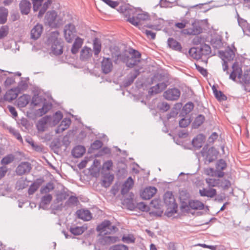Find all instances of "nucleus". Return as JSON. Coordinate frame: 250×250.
<instances>
[{"instance_id":"nucleus-1","label":"nucleus","mask_w":250,"mask_h":250,"mask_svg":"<svg viewBox=\"0 0 250 250\" xmlns=\"http://www.w3.org/2000/svg\"><path fill=\"white\" fill-rule=\"evenodd\" d=\"M129 56H125L119 53H112V57L114 59L115 63H118L119 60L125 62L128 67H133L140 62L141 53L134 49H131L129 51Z\"/></svg>"},{"instance_id":"nucleus-2","label":"nucleus","mask_w":250,"mask_h":250,"mask_svg":"<svg viewBox=\"0 0 250 250\" xmlns=\"http://www.w3.org/2000/svg\"><path fill=\"white\" fill-rule=\"evenodd\" d=\"M164 201L167 207V213H173L176 212L177 205L175 202L174 196L171 191L166 192L164 195Z\"/></svg>"},{"instance_id":"nucleus-3","label":"nucleus","mask_w":250,"mask_h":250,"mask_svg":"<svg viewBox=\"0 0 250 250\" xmlns=\"http://www.w3.org/2000/svg\"><path fill=\"white\" fill-rule=\"evenodd\" d=\"M201 153L202 156L205 157V163L209 164L217 158V152L213 147L208 148V146H205Z\"/></svg>"},{"instance_id":"nucleus-4","label":"nucleus","mask_w":250,"mask_h":250,"mask_svg":"<svg viewBox=\"0 0 250 250\" xmlns=\"http://www.w3.org/2000/svg\"><path fill=\"white\" fill-rule=\"evenodd\" d=\"M77 30L75 26L72 23L66 24L63 29L64 37L66 41L71 42L76 36Z\"/></svg>"},{"instance_id":"nucleus-5","label":"nucleus","mask_w":250,"mask_h":250,"mask_svg":"<svg viewBox=\"0 0 250 250\" xmlns=\"http://www.w3.org/2000/svg\"><path fill=\"white\" fill-rule=\"evenodd\" d=\"M135 17L130 19L129 22L135 26H138L139 28H140V25L142 24V21L149 19V16L147 13L142 12H136Z\"/></svg>"},{"instance_id":"nucleus-6","label":"nucleus","mask_w":250,"mask_h":250,"mask_svg":"<svg viewBox=\"0 0 250 250\" xmlns=\"http://www.w3.org/2000/svg\"><path fill=\"white\" fill-rule=\"evenodd\" d=\"M31 169V165L29 162H23L18 166L16 169V172L17 175L21 176L29 173Z\"/></svg>"},{"instance_id":"nucleus-7","label":"nucleus","mask_w":250,"mask_h":250,"mask_svg":"<svg viewBox=\"0 0 250 250\" xmlns=\"http://www.w3.org/2000/svg\"><path fill=\"white\" fill-rule=\"evenodd\" d=\"M180 95V91L177 88H173L165 91L164 93V97L167 100L175 101L178 99Z\"/></svg>"},{"instance_id":"nucleus-8","label":"nucleus","mask_w":250,"mask_h":250,"mask_svg":"<svg viewBox=\"0 0 250 250\" xmlns=\"http://www.w3.org/2000/svg\"><path fill=\"white\" fill-rule=\"evenodd\" d=\"M113 67L111 59L109 58L104 57L101 62L102 72L105 74H107L112 71Z\"/></svg>"},{"instance_id":"nucleus-9","label":"nucleus","mask_w":250,"mask_h":250,"mask_svg":"<svg viewBox=\"0 0 250 250\" xmlns=\"http://www.w3.org/2000/svg\"><path fill=\"white\" fill-rule=\"evenodd\" d=\"M202 28L197 22H193L191 27L184 29L183 32L187 35H198L202 33Z\"/></svg>"},{"instance_id":"nucleus-10","label":"nucleus","mask_w":250,"mask_h":250,"mask_svg":"<svg viewBox=\"0 0 250 250\" xmlns=\"http://www.w3.org/2000/svg\"><path fill=\"white\" fill-rule=\"evenodd\" d=\"M57 12L54 10L48 11L46 15V21L48 25L51 28H56V20Z\"/></svg>"},{"instance_id":"nucleus-11","label":"nucleus","mask_w":250,"mask_h":250,"mask_svg":"<svg viewBox=\"0 0 250 250\" xmlns=\"http://www.w3.org/2000/svg\"><path fill=\"white\" fill-rule=\"evenodd\" d=\"M219 53L222 58V60L224 59L226 61H230L233 60L235 56L234 50L229 47H227L224 51H219Z\"/></svg>"},{"instance_id":"nucleus-12","label":"nucleus","mask_w":250,"mask_h":250,"mask_svg":"<svg viewBox=\"0 0 250 250\" xmlns=\"http://www.w3.org/2000/svg\"><path fill=\"white\" fill-rule=\"evenodd\" d=\"M240 83L245 84V90L250 92V69L245 71L244 74H241Z\"/></svg>"},{"instance_id":"nucleus-13","label":"nucleus","mask_w":250,"mask_h":250,"mask_svg":"<svg viewBox=\"0 0 250 250\" xmlns=\"http://www.w3.org/2000/svg\"><path fill=\"white\" fill-rule=\"evenodd\" d=\"M157 191V188L154 187H147L142 192L141 196L145 200H148L152 198Z\"/></svg>"},{"instance_id":"nucleus-14","label":"nucleus","mask_w":250,"mask_h":250,"mask_svg":"<svg viewBox=\"0 0 250 250\" xmlns=\"http://www.w3.org/2000/svg\"><path fill=\"white\" fill-rule=\"evenodd\" d=\"M31 3L28 0H21L19 3V9L22 15H28L31 10Z\"/></svg>"},{"instance_id":"nucleus-15","label":"nucleus","mask_w":250,"mask_h":250,"mask_svg":"<svg viewBox=\"0 0 250 250\" xmlns=\"http://www.w3.org/2000/svg\"><path fill=\"white\" fill-rule=\"evenodd\" d=\"M43 29L42 24L37 23L31 30V38L34 40L39 39L42 33Z\"/></svg>"},{"instance_id":"nucleus-16","label":"nucleus","mask_w":250,"mask_h":250,"mask_svg":"<svg viewBox=\"0 0 250 250\" xmlns=\"http://www.w3.org/2000/svg\"><path fill=\"white\" fill-rule=\"evenodd\" d=\"M52 53L56 55H59L63 52V45L62 43L56 39L54 41L51 45Z\"/></svg>"},{"instance_id":"nucleus-17","label":"nucleus","mask_w":250,"mask_h":250,"mask_svg":"<svg viewBox=\"0 0 250 250\" xmlns=\"http://www.w3.org/2000/svg\"><path fill=\"white\" fill-rule=\"evenodd\" d=\"M140 73V72L139 69H135L131 72L124 81L125 86L128 87L130 85L137 77L139 75Z\"/></svg>"},{"instance_id":"nucleus-18","label":"nucleus","mask_w":250,"mask_h":250,"mask_svg":"<svg viewBox=\"0 0 250 250\" xmlns=\"http://www.w3.org/2000/svg\"><path fill=\"white\" fill-rule=\"evenodd\" d=\"M134 185V181L131 177H129L123 185L121 190V194L124 195L127 194L128 191L132 188Z\"/></svg>"},{"instance_id":"nucleus-19","label":"nucleus","mask_w":250,"mask_h":250,"mask_svg":"<svg viewBox=\"0 0 250 250\" xmlns=\"http://www.w3.org/2000/svg\"><path fill=\"white\" fill-rule=\"evenodd\" d=\"M51 120L50 116H46L41 119L37 124V127L39 131H44L47 127V124Z\"/></svg>"},{"instance_id":"nucleus-20","label":"nucleus","mask_w":250,"mask_h":250,"mask_svg":"<svg viewBox=\"0 0 250 250\" xmlns=\"http://www.w3.org/2000/svg\"><path fill=\"white\" fill-rule=\"evenodd\" d=\"M19 93L18 89L16 88L11 89L6 92L4 99L5 101L11 102L17 98Z\"/></svg>"},{"instance_id":"nucleus-21","label":"nucleus","mask_w":250,"mask_h":250,"mask_svg":"<svg viewBox=\"0 0 250 250\" xmlns=\"http://www.w3.org/2000/svg\"><path fill=\"white\" fill-rule=\"evenodd\" d=\"M77 217L84 221H89L92 218L90 212L88 210L79 209L76 211Z\"/></svg>"},{"instance_id":"nucleus-22","label":"nucleus","mask_w":250,"mask_h":250,"mask_svg":"<svg viewBox=\"0 0 250 250\" xmlns=\"http://www.w3.org/2000/svg\"><path fill=\"white\" fill-rule=\"evenodd\" d=\"M71 123L70 118H65L62 120L61 124L56 130V133H60L62 132L65 129H67Z\"/></svg>"},{"instance_id":"nucleus-23","label":"nucleus","mask_w":250,"mask_h":250,"mask_svg":"<svg viewBox=\"0 0 250 250\" xmlns=\"http://www.w3.org/2000/svg\"><path fill=\"white\" fill-rule=\"evenodd\" d=\"M199 193L201 196L213 198L216 195L217 191L213 188H209L208 189L204 188L199 190Z\"/></svg>"},{"instance_id":"nucleus-24","label":"nucleus","mask_w":250,"mask_h":250,"mask_svg":"<svg viewBox=\"0 0 250 250\" xmlns=\"http://www.w3.org/2000/svg\"><path fill=\"white\" fill-rule=\"evenodd\" d=\"M83 43V40L77 37L72 45L71 52L73 54H77Z\"/></svg>"},{"instance_id":"nucleus-25","label":"nucleus","mask_w":250,"mask_h":250,"mask_svg":"<svg viewBox=\"0 0 250 250\" xmlns=\"http://www.w3.org/2000/svg\"><path fill=\"white\" fill-rule=\"evenodd\" d=\"M117 236H104L101 238L100 242L104 245H110L119 241Z\"/></svg>"},{"instance_id":"nucleus-26","label":"nucleus","mask_w":250,"mask_h":250,"mask_svg":"<svg viewBox=\"0 0 250 250\" xmlns=\"http://www.w3.org/2000/svg\"><path fill=\"white\" fill-rule=\"evenodd\" d=\"M205 140V137L203 134H199L195 137L192 141V144L194 147L197 149L201 148L203 143Z\"/></svg>"},{"instance_id":"nucleus-27","label":"nucleus","mask_w":250,"mask_h":250,"mask_svg":"<svg viewBox=\"0 0 250 250\" xmlns=\"http://www.w3.org/2000/svg\"><path fill=\"white\" fill-rule=\"evenodd\" d=\"M167 86V84L164 82L158 83L156 85L151 87L149 92L151 94H158L164 90Z\"/></svg>"},{"instance_id":"nucleus-28","label":"nucleus","mask_w":250,"mask_h":250,"mask_svg":"<svg viewBox=\"0 0 250 250\" xmlns=\"http://www.w3.org/2000/svg\"><path fill=\"white\" fill-rule=\"evenodd\" d=\"M92 55V50L90 48L85 46L81 51L80 59L83 61H86Z\"/></svg>"},{"instance_id":"nucleus-29","label":"nucleus","mask_w":250,"mask_h":250,"mask_svg":"<svg viewBox=\"0 0 250 250\" xmlns=\"http://www.w3.org/2000/svg\"><path fill=\"white\" fill-rule=\"evenodd\" d=\"M85 152V148L82 146H75L72 151V155L75 158H79L83 155Z\"/></svg>"},{"instance_id":"nucleus-30","label":"nucleus","mask_w":250,"mask_h":250,"mask_svg":"<svg viewBox=\"0 0 250 250\" xmlns=\"http://www.w3.org/2000/svg\"><path fill=\"white\" fill-rule=\"evenodd\" d=\"M43 180L41 179H37L29 187L28 193L29 195L33 194L40 187Z\"/></svg>"},{"instance_id":"nucleus-31","label":"nucleus","mask_w":250,"mask_h":250,"mask_svg":"<svg viewBox=\"0 0 250 250\" xmlns=\"http://www.w3.org/2000/svg\"><path fill=\"white\" fill-rule=\"evenodd\" d=\"M167 43L168 46L173 50L179 51L182 50V48L180 43L173 38H169Z\"/></svg>"},{"instance_id":"nucleus-32","label":"nucleus","mask_w":250,"mask_h":250,"mask_svg":"<svg viewBox=\"0 0 250 250\" xmlns=\"http://www.w3.org/2000/svg\"><path fill=\"white\" fill-rule=\"evenodd\" d=\"M110 226V221L105 220L103 221L100 224L98 225L96 228L97 231L100 232L101 233L107 232V228Z\"/></svg>"},{"instance_id":"nucleus-33","label":"nucleus","mask_w":250,"mask_h":250,"mask_svg":"<svg viewBox=\"0 0 250 250\" xmlns=\"http://www.w3.org/2000/svg\"><path fill=\"white\" fill-rule=\"evenodd\" d=\"M232 69L233 71L231 72L229 75V78L232 80L233 81H235L236 77H238V78L239 79V81H240V79L242 74L241 69L238 67L235 68L234 65L232 66Z\"/></svg>"},{"instance_id":"nucleus-34","label":"nucleus","mask_w":250,"mask_h":250,"mask_svg":"<svg viewBox=\"0 0 250 250\" xmlns=\"http://www.w3.org/2000/svg\"><path fill=\"white\" fill-rule=\"evenodd\" d=\"M199 49L201 51V58L204 56L206 57L209 55L211 51L210 46L206 44H201Z\"/></svg>"},{"instance_id":"nucleus-35","label":"nucleus","mask_w":250,"mask_h":250,"mask_svg":"<svg viewBox=\"0 0 250 250\" xmlns=\"http://www.w3.org/2000/svg\"><path fill=\"white\" fill-rule=\"evenodd\" d=\"M86 228L84 226L82 227H72L69 230L72 234L74 235H80L83 233L86 229Z\"/></svg>"},{"instance_id":"nucleus-36","label":"nucleus","mask_w":250,"mask_h":250,"mask_svg":"<svg viewBox=\"0 0 250 250\" xmlns=\"http://www.w3.org/2000/svg\"><path fill=\"white\" fill-rule=\"evenodd\" d=\"M52 3V0H47L42 5V6L41 7L38 13V18H40L43 16Z\"/></svg>"},{"instance_id":"nucleus-37","label":"nucleus","mask_w":250,"mask_h":250,"mask_svg":"<svg viewBox=\"0 0 250 250\" xmlns=\"http://www.w3.org/2000/svg\"><path fill=\"white\" fill-rule=\"evenodd\" d=\"M188 52L193 58L196 60L201 59V51L199 47H192L189 49Z\"/></svg>"},{"instance_id":"nucleus-38","label":"nucleus","mask_w":250,"mask_h":250,"mask_svg":"<svg viewBox=\"0 0 250 250\" xmlns=\"http://www.w3.org/2000/svg\"><path fill=\"white\" fill-rule=\"evenodd\" d=\"M206 182L208 188H212L213 187L219 188L220 179L208 178L206 179Z\"/></svg>"},{"instance_id":"nucleus-39","label":"nucleus","mask_w":250,"mask_h":250,"mask_svg":"<svg viewBox=\"0 0 250 250\" xmlns=\"http://www.w3.org/2000/svg\"><path fill=\"white\" fill-rule=\"evenodd\" d=\"M52 105L50 103H44L42 107L38 110V114L42 116L46 114L52 108Z\"/></svg>"},{"instance_id":"nucleus-40","label":"nucleus","mask_w":250,"mask_h":250,"mask_svg":"<svg viewBox=\"0 0 250 250\" xmlns=\"http://www.w3.org/2000/svg\"><path fill=\"white\" fill-rule=\"evenodd\" d=\"M189 207L194 209H202L204 208V204L197 200L190 201L188 203Z\"/></svg>"},{"instance_id":"nucleus-41","label":"nucleus","mask_w":250,"mask_h":250,"mask_svg":"<svg viewBox=\"0 0 250 250\" xmlns=\"http://www.w3.org/2000/svg\"><path fill=\"white\" fill-rule=\"evenodd\" d=\"M205 120V116L203 115L200 114L199 115L194 121L192 125L194 128H198L204 122Z\"/></svg>"},{"instance_id":"nucleus-42","label":"nucleus","mask_w":250,"mask_h":250,"mask_svg":"<svg viewBox=\"0 0 250 250\" xmlns=\"http://www.w3.org/2000/svg\"><path fill=\"white\" fill-rule=\"evenodd\" d=\"M8 13V10L6 8L4 7L0 8V23L3 24L6 21Z\"/></svg>"},{"instance_id":"nucleus-43","label":"nucleus","mask_w":250,"mask_h":250,"mask_svg":"<svg viewBox=\"0 0 250 250\" xmlns=\"http://www.w3.org/2000/svg\"><path fill=\"white\" fill-rule=\"evenodd\" d=\"M93 50L95 56H97L101 50V43L98 39H95L93 41Z\"/></svg>"},{"instance_id":"nucleus-44","label":"nucleus","mask_w":250,"mask_h":250,"mask_svg":"<svg viewBox=\"0 0 250 250\" xmlns=\"http://www.w3.org/2000/svg\"><path fill=\"white\" fill-rule=\"evenodd\" d=\"M219 188H222L223 190H227L231 186L230 182L227 179H220L219 181Z\"/></svg>"},{"instance_id":"nucleus-45","label":"nucleus","mask_w":250,"mask_h":250,"mask_svg":"<svg viewBox=\"0 0 250 250\" xmlns=\"http://www.w3.org/2000/svg\"><path fill=\"white\" fill-rule=\"evenodd\" d=\"M54 187L51 183H48L45 186L42 187L40 190L41 194H46L53 190Z\"/></svg>"},{"instance_id":"nucleus-46","label":"nucleus","mask_w":250,"mask_h":250,"mask_svg":"<svg viewBox=\"0 0 250 250\" xmlns=\"http://www.w3.org/2000/svg\"><path fill=\"white\" fill-rule=\"evenodd\" d=\"M136 10L132 9H125L124 14L125 17L127 18V21L129 22V20L131 18H135Z\"/></svg>"},{"instance_id":"nucleus-47","label":"nucleus","mask_w":250,"mask_h":250,"mask_svg":"<svg viewBox=\"0 0 250 250\" xmlns=\"http://www.w3.org/2000/svg\"><path fill=\"white\" fill-rule=\"evenodd\" d=\"M194 106V104L192 102H188L184 106L182 111L185 114H188L193 110Z\"/></svg>"},{"instance_id":"nucleus-48","label":"nucleus","mask_w":250,"mask_h":250,"mask_svg":"<svg viewBox=\"0 0 250 250\" xmlns=\"http://www.w3.org/2000/svg\"><path fill=\"white\" fill-rule=\"evenodd\" d=\"M79 203L78 199L74 196H71L65 203V205L68 206H77Z\"/></svg>"},{"instance_id":"nucleus-49","label":"nucleus","mask_w":250,"mask_h":250,"mask_svg":"<svg viewBox=\"0 0 250 250\" xmlns=\"http://www.w3.org/2000/svg\"><path fill=\"white\" fill-rule=\"evenodd\" d=\"M27 185L26 184L25 181L22 178L19 179L16 184V188L18 190L26 188Z\"/></svg>"},{"instance_id":"nucleus-50","label":"nucleus","mask_w":250,"mask_h":250,"mask_svg":"<svg viewBox=\"0 0 250 250\" xmlns=\"http://www.w3.org/2000/svg\"><path fill=\"white\" fill-rule=\"evenodd\" d=\"M28 87L27 81L26 80H21L19 83L18 86L16 88L18 89V91H23L27 89Z\"/></svg>"},{"instance_id":"nucleus-51","label":"nucleus","mask_w":250,"mask_h":250,"mask_svg":"<svg viewBox=\"0 0 250 250\" xmlns=\"http://www.w3.org/2000/svg\"><path fill=\"white\" fill-rule=\"evenodd\" d=\"M63 116L62 113L60 111H57L53 116V123L54 125H57L62 120Z\"/></svg>"},{"instance_id":"nucleus-52","label":"nucleus","mask_w":250,"mask_h":250,"mask_svg":"<svg viewBox=\"0 0 250 250\" xmlns=\"http://www.w3.org/2000/svg\"><path fill=\"white\" fill-rule=\"evenodd\" d=\"M33 3V9L34 12L40 11L42 6L43 0H32Z\"/></svg>"},{"instance_id":"nucleus-53","label":"nucleus","mask_w":250,"mask_h":250,"mask_svg":"<svg viewBox=\"0 0 250 250\" xmlns=\"http://www.w3.org/2000/svg\"><path fill=\"white\" fill-rule=\"evenodd\" d=\"M158 108L163 112H166L169 109L170 105L167 103L162 102L158 104Z\"/></svg>"},{"instance_id":"nucleus-54","label":"nucleus","mask_w":250,"mask_h":250,"mask_svg":"<svg viewBox=\"0 0 250 250\" xmlns=\"http://www.w3.org/2000/svg\"><path fill=\"white\" fill-rule=\"evenodd\" d=\"M14 160V156L12 155H8L2 158L1 163L2 165H8L12 162Z\"/></svg>"},{"instance_id":"nucleus-55","label":"nucleus","mask_w":250,"mask_h":250,"mask_svg":"<svg viewBox=\"0 0 250 250\" xmlns=\"http://www.w3.org/2000/svg\"><path fill=\"white\" fill-rule=\"evenodd\" d=\"M214 96L220 101H226L227 99V96L221 91L215 90Z\"/></svg>"},{"instance_id":"nucleus-56","label":"nucleus","mask_w":250,"mask_h":250,"mask_svg":"<svg viewBox=\"0 0 250 250\" xmlns=\"http://www.w3.org/2000/svg\"><path fill=\"white\" fill-rule=\"evenodd\" d=\"M29 103V98L27 96H21L19 98L18 103L22 107L25 106Z\"/></svg>"},{"instance_id":"nucleus-57","label":"nucleus","mask_w":250,"mask_h":250,"mask_svg":"<svg viewBox=\"0 0 250 250\" xmlns=\"http://www.w3.org/2000/svg\"><path fill=\"white\" fill-rule=\"evenodd\" d=\"M122 241L126 243H133L135 242V238L132 234L124 235L122 237Z\"/></svg>"},{"instance_id":"nucleus-58","label":"nucleus","mask_w":250,"mask_h":250,"mask_svg":"<svg viewBox=\"0 0 250 250\" xmlns=\"http://www.w3.org/2000/svg\"><path fill=\"white\" fill-rule=\"evenodd\" d=\"M52 199V196L51 194H47L43 196L41 198V203L42 205H46L50 204Z\"/></svg>"},{"instance_id":"nucleus-59","label":"nucleus","mask_w":250,"mask_h":250,"mask_svg":"<svg viewBox=\"0 0 250 250\" xmlns=\"http://www.w3.org/2000/svg\"><path fill=\"white\" fill-rule=\"evenodd\" d=\"M227 167V164L226 162L223 160L220 159L218 161L216 164V169L218 170H224Z\"/></svg>"},{"instance_id":"nucleus-60","label":"nucleus","mask_w":250,"mask_h":250,"mask_svg":"<svg viewBox=\"0 0 250 250\" xmlns=\"http://www.w3.org/2000/svg\"><path fill=\"white\" fill-rule=\"evenodd\" d=\"M9 28L7 26H2L0 28V39L6 37L8 33Z\"/></svg>"},{"instance_id":"nucleus-61","label":"nucleus","mask_w":250,"mask_h":250,"mask_svg":"<svg viewBox=\"0 0 250 250\" xmlns=\"http://www.w3.org/2000/svg\"><path fill=\"white\" fill-rule=\"evenodd\" d=\"M118 230V229L115 226H112L110 221V226L107 228V232H104V234L114 233Z\"/></svg>"},{"instance_id":"nucleus-62","label":"nucleus","mask_w":250,"mask_h":250,"mask_svg":"<svg viewBox=\"0 0 250 250\" xmlns=\"http://www.w3.org/2000/svg\"><path fill=\"white\" fill-rule=\"evenodd\" d=\"M8 129L9 132L12 134L18 140L20 141H22V137L18 131L12 127H10Z\"/></svg>"},{"instance_id":"nucleus-63","label":"nucleus","mask_w":250,"mask_h":250,"mask_svg":"<svg viewBox=\"0 0 250 250\" xmlns=\"http://www.w3.org/2000/svg\"><path fill=\"white\" fill-rule=\"evenodd\" d=\"M190 122L189 119L183 118L179 121V126L181 127H186L190 124Z\"/></svg>"},{"instance_id":"nucleus-64","label":"nucleus","mask_w":250,"mask_h":250,"mask_svg":"<svg viewBox=\"0 0 250 250\" xmlns=\"http://www.w3.org/2000/svg\"><path fill=\"white\" fill-rule=\"evenodd\" d=\"M103 145V142L101 141L97 140L92 143L91 147L93 149L97 150L100 148Z\"/></svg>"}]
</instances>
